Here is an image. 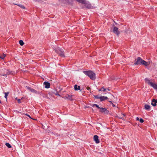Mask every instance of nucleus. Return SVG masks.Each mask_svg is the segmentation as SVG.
<instances>
[{
    "label": "nucleus",
    "mask_w": 157,
    "mask_h": 157,
    "mask_svg": "<svg viewBox=\"0 0 157 157\" xmlns=\"http://www.w3.org/2000/svg\"><path fill=\"white\" fill-rule=\"evenodd\" d=\"M102 88L101 89H99V91H102Z\"/></svg>",
    "instance_id": "obj_32"
},
{
    "label": "nucleus",
    "mask_w": 157,
    "mask_h": 157,
    "mask_svg": "<svg viewBox=\"0 0 157 157\" xmlns=\"http://www.w3.org/2000/svg\"><path fill=\"white\" fill-rule=\"evenodd\" d=\"M113 106H115V105H114L113 104Z\"/></svg>",
    "instance_id": "obj_36"
},
{
    "label": "nucleus",
    "mask_w": 157,
    "mask_h": 157,
    "mask_svg": "<svg viewBox=\"0 0 157 157\" xmlns=\"http://www.w3.org/2000/svg\"><path fill=\"white\" fill-rule=\"evenodd\" d=\"M102 91H103V92H105V91L107 90V89H105L103 87L102 88Z\"/></svg>",
    "instance_id": "obj_24"
},
{
    "label": "nucleus",
    "mask_w": 157,
    "mask_h": 157,
    "mask_svg": "<svg viewBox=\"0 0 157 157\" xmlns=\"http://www.w3.org/2000/svg\"><path fill=\"white\" fill-rule=\"evenodd\" d=\"M136 119L137 120L139 121V118L138 117H137L136 118Z\"/></svg>",
    "instance_id": "obj_29"
},
{
    "label": "nucleus",
    "mask_w": 157,
    "mask_h": 157,
    "mask_svg": "<svg viewBox=\"0 0 157 157\" xmlns=\"http://www.w3.org/2000/svg\"><path fill=\"white\" fill-rule=\"evenodd\" d=\"M30 91L33 93H37L36 91L35 90L33 89H31Z\"/></svg>",
    "instance_id": "obj_19"
},
{
    "label": "nucleus",
    "mask_w": 157,
    "mask_h": 157,
    "mask_svg": "<svg viewBox=\"0 0 157 157\" xmlns=\"http://www.w3.org/2000/svg\"><path fill=\"white\" fill-rule=\"evenodd\" d=\"M107 89V90H110V89Z\"/></svg>",
    "instance_id": "obj_35"
},
{
    "label": "nucleus",
    "mask_w": 157,
    "mask_h": 157,
    "mask_svg": "<svg viewBox=\"0 0 157 157\" xmlns=\"http://www.w3.org/2000/svg\"><path fill=\"white\" fill-rule=\"evenodd\" d=\"M44 84L45 85V87L46 88H48L50 87V84L49 82H44Z\"/></svg>",
    "instance_id": "obj_9"
},
{
    "label": "nucleus",
    "mask_w": 157,
    "mask_h": 157,
    "mask_svg": "<svg viewBox=\"0 0 157 157\" xmlns=\"http://www.w3.org/2000/svg\"><path fill=\"white\" fill-rule=\"evenodd\" d=\"M124 115H123V116L122 117V118H124Z\"/></svg>",
    "instance_id": "obj_30"
},
{
    "label": "nucleus",
    "mask_w": 157,
    "mask_h": 157,
    "mask_svg": "<svg viewBox=\"0 0 157 157\" xmlns=\"http://www.w3.org/2000/svg\"><path fill=\"white\" fill-rule=\"evenodd\" d=\"M40 1V0H36V2H39Z\"/></svg>",
    "instance_id": "obj_31"
},
{
    "label": "nucleus",
    "mask_w": 157,
    "mask_h": 157,
    "mask_svg": "<svg viewBox=\"0 0 157 157\" xmlns=\"http://www.w3.org/2000/svg\"><path fill=\"white\" fill-rule=\"evenodd\" d=\"M73 95H69L68 94H67L66 95V96H65L64 98L65 99H68L70 100H72L73 99H72V97L73 96Z\"/></svg>",
    "instance_id": "obj_7"
},
{
    "label": "nucleus",
    "mask_w": 157,
    "mask_h": 157,
    "mask_svg": "<svg viewBox=\"0 0 157 157\" xmlns=\"http://www.w3.org/2000/svg\"><path fill=\"white\" fill-rule=\"evenodd\" d=\"M17 101H18V103H21V99H17Z\"/></svg>",
    "instance_id": "obj_28"
},
{
    "label": "nucleus",
    "mask_w": 157,
    "mask_h": 157,
    "mask_svg": "<svg viewBox=\"0 0 157 157\" xmlns=\"http://www.w3.org/2000/svg\"><path fill=\"white\" fill-rule=\"evenodd\" d=\"M83 72L85 75L89 76L91 79L94 80L95 79L96 75L93 72L90 71H84Z\"/></svg>",
    "instance_id": "obj_2"
},
{
    "label": "nucleus",
    "mask_w": 157,
    "mask_h": 157,
    "mask_svg": "<svg viewBox=\"0 0 157 157\" xmlns=\"http://www.w3.org/2000/svg\"><path fill=\"white\" fill-rule=\"evenodd\" d=\"M19 43L20 44V45L21 46H22L24 45V43L22 40H20L19 41Z\"/></svg>",
    "instance_id": "obj_17"
},
{
    "label": "nucleus",
    "mask_w": 157,
    "mask_h": 157,
    "mask_svg": "<svg viewBox=\"0 0 157 157\" xmlns=\"http://www.w3.org/2000/svg\"><path fill=\"white\" fill-rule=\"evenodd\" d=\"M56 94V95H59V96H60V95L59 94Z\"/></svg>",
    "instance_id": "obj_33"
},
{
    "label": "nucleus",
    "mask_w": 157,
    "mask_h": 157,
    "mask_svg": "<svg viewBox=\"0 0 157 157\" xmlns=\"http://www.w3.org/2000/svg\"><path fill=\"white\" fill-rule=\"evenodd\" d=\"M5 145L9 148H11V145L9 143H6Z\"/></svg>",
    "instance_id": "obj_16"
},
{
    "label": "nucleus",
    "mask_w": 157,
    "mask_h": 157,
    "mask_svg": "<svg viewBox=\"0 0 157 157\" xmlns=\"http://www.w3.org/2000/svg\"><path fill=\"white\" fill-rule=\"evenodd\" d=\"M134 65H136L139 64H142L145 66H148L149 63L142 59L140 57H138L137 59L135 60Z\"/></svg>",
    "instance_id": "obj_1"
},
{
    "label": "nucleus",
    "mask_w": 157,
    "mask_h": 157,
    "mask_svg": "<svg viewBox=\"0 0 157 157\" xmlns=\"http://www.w3.org/2000/svg\"><path fill=\"white\" fill-rule=\"evenodd\" d=\"M86 89L87 90H90V91H91V90H90V88L89 87V86L87 87Z\"/></svg>",
    "instance_id": "obj_26"
},
{
    "label": "nucleus",
    "mask_w": 157,
    "mask_h": 157,
    "mask_svg": "<svg viewBox=\"0 0 157 157\" xmlns=\"http://www.w3.org/2000/svg\"><path fill=\"white\" fill-rule=\"evenodd\" d=\"M157 103V100L155 99H153L152 101L151 104L153 106H155L156 105Z\"/></svg>",
    "instance_id": "obj_8"
},
{
    "label": "nucleus",
    "mask_w": 157,
    "mask_h": 157,
    "mask_svg": "<svg viewBox=\"0 0 157 157\" xmlns=\"http://www.w3.org/2000/svg\"><path fill=\"white\" fill-rule=\"evenodd\" d=\"M99 109H100V111L102 112H105L107 110V109H106L100 107V108Z\"/></svg>",
    "instance_id": "obj_14"
},
{
    "label": "nucleus",
    "mask_w": 157,
    "mask_h": 157,
    "mask_svg": "<svg viewBox=\"0 0 157 157\" xmlns=\"http://www.w3.org/2000/svg\"><path fill=\"white\" fill-rule=\"evenodd\" d=\"M0 103H1V101H0Z\"/></svg>",
    "instance_id": "obj_38"
},
{
    "label": "nucleus",
    "mask_w": 157,
    "mask_h": 157,
    "mask_svg": "<svg viewBox=\"0 0 157 157\" xmlns=\"http://www.w3.org/2000/svg\"><path fill=\"white\" fill-rule=\"evenodd\" d=\"M0 58L1 59V56H0Z\"/></svg>",
    "instance_id": "obj_37"
},
{
    "label": "nucleus",
    "mask_w": 157,
    "mask_h": 157,
    "mask_svg": "<svg viewBox=\"0 0 157 157\" xmlns=\"http://www.w3.org/2000/svg\"><path fill=\"white\" fill-rule=\"evenodd\" d=\"M94 140L97 144H98L100 142L98 139V136L96 135H94Z\"/></svg>",
    "instance_id": "obj_6"
},
{
    "label": "nucleus",
    "mask_w": 157,
    "mask_h": 157,
    "mask_svg": "<svg viewBox=\"0 0 157 157\" xmlns=\"http://www.w3.org/2000/svg\"><path fill=\"white\" fill-rule=\"evenodd\" d=\"M16 5L19 6V7H20L21 8H22V9H25V7L22 5H17V4H16Z\"/></svg>",
    "instance_id": "obj_20"
},
{
    "label": "nucleus",
    "mask_w": 157,
    "mask_h": 157,
    "mask_svg": "<svg viewBox=\"0 0 157 157\" xmlns=\"http://www.w3.org/2000/svg\"><path fill=\"white\" fill-rule=\"evenodd\" d=\"M94 98L96 99H100V96H99L98 95H94Z\"/></svg>",
    "instance_id": "obj_23"
},
{
    "label": "nucleus",
    "mask_w": 157,
    "mask_h": 157,
    "mask_svg": "<svg viewBox=\"0 0 157 157\" xmlns=\"http://www.w3.org/2000/svg\"><path fill=\"white\" fill-rule=\"evenodd\" d=\"M13 71H10L8 69H2L0 72V75L6 77H7L8 75L13 74Z\"/></svg>",
    "instance_id": "obj_3"
},
{
    "label": "nucleus",
    "mask_w": 157,
    "mask_h": 157,
    "mask_svg": "<svg viewBox=\"0 0 157 157\" xmlns=\"http://www.w3.org/2000/svg\"><path fill=\"white\" fill-rule=\"evenodd\" d=\"M150 86H152L154 89L157 90V84L153 82L150 83Z\"/></svg>",
    "instance_id": "obj_10"
},
{
    "label": "nucleus",
    "mask_w": 157,
    "mask_h": 157,
    "mask_svg": "<svg viewBox=\"0 0 157 157\" xmlns=\"http://www.w3.org/2000/svg\"><path fill=\"white\" fill-rule=\"evenodd\" d=\"M6 55L4 54H3L2 55H1V59H3L5 57Z\"/></svg>",
    "instance_id": "obj_22"
},
{
    "label": "nucleus",
    "mask_w": 157,
    "mask_h": 157,
    "mask_svg": "<svg viewBox=\"0 0 157 157\" xmlns=\"http://www.w3.org/2000/svg\"><path fill=\"white\" fill-rule=\"evenodd\" d=\"M55 52L58 53L61 56L64 57V52L60 48H58L56 49L55 50Z\"/></svg>",
    "instance_id": "obj_4"
},
{
    "label": "nucleus",
    "mask_w": 157,
    "mask_h": 157,
    "mask_svg": "<svg viewBox=\"0 0 157 157\" xmlns=\"http://www.w3.org/2000/svg\"><path fill=\"white\" fill-rule=\"evenodd\" d=\"M144 121V120H143V119L142 118H140V123H143Z\"/></svg>",
    "instance_id": "obj_25"
},
{
    "label": "nucleus",
    "mask_w": 157,
    "mask_h": 157,
    "mask_svg": "<svg viewBox=\"0 0 157 157\" xmlns=\"http://www.w3.org/2000/svg\"><path fill=\"white\" fill-rule=\"evenodd\" d=\"M91 106L92 107H94V106H95V107H96L97 108H98V109L100 108V107H99L98 105H97L96 104H93Z\"/></svg>",
    "instance_id": "obj_18"
},
{
    "label": "nucleus",
    "mask_w": 157,
    "mask_h": 157,
    "mask_svg": "<svg viewBox=\"0 0 157 157\" xmlns=\"http://www.w3.org/2000/svg\"><path fill=\"white\" fill-rule=\"evenodd\" d=\"M26 88L27 89H28V90H29L30 91L31 89H32L30 87H29V86H26Z\"/></svg>",
    "instance_id": "obj_27"
},
{
    "label": "nucleus",
    "mask_w": 157,
    "mask_h": 157,
    "mask_svg": "<svg viewBox=\"0 0 157 157\" xmlns=\"http://www.w3.org/2000/svg\"><path fill=\"white\" fill-rule=\"evenodd\" d=\"M145 82L149 84V85H150V83H152V82H151L148 78H146L145 79Z\"/></svg>",
    "instance_id": "obj_15"
},
{
    "label": "nucleus",
    "mask_w": 157,
    "mask_h": 157,
    "mask_svg": "<svg viewBox=\"0 0 157 157\" xmlns=\"http://www.w3.org/2000/svg\"><path fill=\"white\" fill-rule=\"evenodd\" d=\"M108 98L107 97H105L103 96L100 97V99L101 101L106 100Z\"/></svg>",
    "instance_id": "obj_11"
},
{
    "label": "nucleus",
    "mask_w": 157,
    "mask_h": 157,
    "mask_svg": "<svg viewBox=\"0 0 157 157\" xmlns=\"http://www.w3.org/2000/svg\"><path fill=\"white\" fill-rule=\"evenodd\" d=\"M9 92H6V93H5V97L6 99H7V97L9 94Z\"/></svg>",
    "instance_id": "obj_21"
},
{
    "label": "nucleus",
    "mask_w": 157,
    "mask_h": 157,
    "mask_svg": "<svg viewBox=\"0 0 157 157\" xmlns=\"http://www.w3.org/2000/svg\"><path fill=\"white\" fill-rule=\"evenodd\" d=\"M150 106L147 104H146L144 105L145 109L147 110H149L150 109Z\"/></svg>",
    "instance_id": "obj_13"
},
{
    "label": "nucleus",
    "mask_w": 157,
    "mask_h": 157,
    "mask_svg": "<svg viewBox=\"0 0 157 157\" xmlns=\"http://www.w3.org/2000/svg\"><path fill=\"white\" fill-rule=\"evenodd\" d=\"M113 31L114 33L117 34V36L119 35L120 34V32L118 31V29L116 27H114Z\"/></svg>",
    "instance_id": "obj_5"
},
{
    "label": "nucleus",
    "mask_w": 157,
    "mask_h": 157,
    "mask_svg": "<svg viewBox=\"0 0 157 157\" xmlns=\"http://www.w3.org/2000/svg\"><path fill=\"white\" fill-rule=\"evenodd\" d=\"M74 89L75 91H78L80 89V87L77 85H75L74 86Z\"/></svg>",
    "instance_id": "obj_12"
},
{
    "label": "nucleus",
    "mask_w": 157,
    "mask_h": 157,
    "mask_svg": "<svg viewBox=\"0 0 157 157\" xmlns=\"http://www.w3.org/2000/svg\"><path fill=\"white\" fill-rule=\"evenodd\" d=\"M27 115L29 117H30V116L29 115Z\"/></svg>",
    "instance_id": "obj_34"
}]
</instances>
